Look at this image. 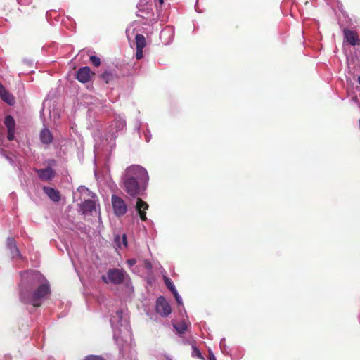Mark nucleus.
Returning a JSON list of instances; mask_svg holds the SVG:
<instances>
[{
    "label": "nucleus",
    "instance_id": "nucleus-15",
    "mask_svg": "<svg viewBox=\"0 0 360 360\" xmlns=\"http://www.w3.org/2000/svg\"><path fill=\"white\" fill-rule=\"evenodd\" d=\"M0 96L4 101L9 105L14 103L13 97L6 90L3 85H0Z\"/></svg>",
    "mask_w": 360,
    "mask_h": 360
},
{
    "label": "nucleus",
    "instance_id": "nucleus-5",
    "mask_svg": "<svg viewBox=\"0 0 360 360\" xmlns=\"http://www.w3.org/2000/svg\"><path fill=\"white\" fill-rule=\"evenodd\" d=\"M112 205L114 214L117 217L124 215L127 211V206L125 201L120 197L112 195L111 197Z\"/></svg>",
    "mask_w": 360,
    "mask_h": 360
},
{
    "label": "nucleus",
    "instance_id": "nucleus-32",
    "mask_svg": "<svg viewBox=\"0 0 360 360\" xmlns=\"http://www.w3.org/2000/svg\"><path fill=\"white\" fill-rule=\"evenodd\" d=\"M210 360H216L213 354H210Z\"/></svg>",
    "mask_w": 360,
    "mask_h": 360
},
{
    "label": "nucleus",
    "instance_id": "nucleus-26",
    "mask_svg": "<svg viewBox=\"0 0 360 360\" xmlns=\"http://www.w3.org/2000/svg\"><path fill=\"white\" fill-rule=\"evenodd\" d=\"M170 291L172 292V294L174 296V297H176L179 296L177 290L175 288V286L173 288V290H171Z\"/></svg>",
    "mask_w": 360,
    "mask_h": 360
},
{
    "label": "nucleus",
    "instance_id": "nucleus-7",
    "mask_svg": "<svg viewBox=\"0 0 360 360\" xmlns=\"http://www.w3.org/2000/svg\"><path fill=\"white\" fill-rule=\"evenodd\" d=\"M4 124L7 129V139L11 141L15 139L16 123L13 116L8 115L5 117Z\"/></svg>",
    "mask_w": 360,
    "mask_h": 360
},
{
    "label": "nucleus",
    "instance_id": "nucleus-12",
    "mask_svg": "<svg viewBox=\"0 0 360 360\" xmlns=\"http://www.w3.org/2000/svg\"><path fill=\"white\" fill-rule=\"evenodd\" d=\"M96 209V202L94 200L88 199L84 200L80 205V211L84 214H91V212Z\"/></svg>",
    "mask_w": 360,
    "mask_h": 360
},
{
    "label": "nucleus",
    "instance_id": "nucleus-22",
    "mask_svg": "<svg viewBox=\"0 0 360 360\" xmlns=\"http://www.w3.org/2000/svg\"><path fill=\"white\" fill-rule=\"evenodd\" d=\"M90 62L96 67H98L101 65V59L96 56H90Z\"/></svg>",
    "mask_w": 360,
    "mask_h": 360
},
{
    "label": "nucleus",
    "instance_id": "nucleus-27",
    "mask_svg": "<svg viewBox=\"0 0 360 360\" xmlns=\"http://www.w3.org/2000/svg\"><path fill=\"white\" fill-rule=\"evenodd\" d=\"M170 291L172 292V294L174 296V297H176L179 296L177 290L175 288V286L173 288V290H171Z\"/></svg>",
    "mask_w": 360,
    "mask_h": 360
},
{
    "label": "nucleus",
    "instance_id": "nucleus-19",
    "mask_svg": "<svg viewBox=\"0 0 360 360\" xmlns=\"http://www.w3.org/2000/svg\"><path fill=\"white\" fill-rule=\"evenodd\" d=\"M174 327L179 334L185 333L187 330V325L184 321L174 324Z\"/></svg>",
    "mask_w": 360,
    "mask_h": 360
},
{
    "label": "nucleus",
    "instance_id": "nucleus-21",
    "mask_svg": "<svg viewBox=\"0 0 360 360\" xmlns=\"http://www.w3.org/2000/svg\"><path fill=\"white\" fill-rule=\"evenodd\" d=\"M83 360H105L104 357L100 355L89 354L86 356Z\"/></svg>",
    "mask_w": 360,
    "mask_h": 360
},
{
    "label": "nucleus",
    "instance_id": "nucleus-11",
    "mask_svg": "<svg viewBox=\"0 0 360 360\" xmlns=\"http://www.w3.org/2000/svg\"><path fill=\"white\" fill-rule=\"evenodd\" d=\"M37 173L39 179L42 181H50L55 175L54 171L50 167L45 169H37Z\"/></svg>",
    "mask_w": 360,
    "mask_h": 360
},
{
    "label": "nucleus",
    "instance_id": "nucleus-33",
    "mask_svg": "<svg viewBox=\"0 0 360 360\" xmlns=\"http://www.w3.org/2000/svg\"><path fill=\"white\" fill-rule=\"evenodd\" d=\"M117 314L120 316H121V315H122V311H117Z\"/></svg>",
    "mask_w": 360,
    "mask_h": 360
},
{
    "label": "nucleus",
    "instance_id": "nucleus-2",
    "mask_svg": "<svg viewBox=\"0 0 360 360\" xmlns=\"http://www.w3.org/2000/svg\"><path fill=\"white\" fill-rule=\"evenodd\" d=\"M122 180L138 181L148 184L149 176L146 169L142 166L133 165L126 168Z\"/></svg>",
    "mask_w": 360,
    "mask_h": 360
},
{
    "label": "nucleus",
    "instance_id": "nucleus-10",
    "mask_svg": "<svg viewBox=\"0 0 360 360\" xmlns=\"http://www.w3.org/2000/svg\"><path fill=\"white\" fill-rule=\"evenodd\" d=\"M6 246L10 250V253L13 258L21 257V254L17 248L16 242L14 238L8 237L6 240Z\"/></svg>",
    "mask_w": 360,
    "mask_h": 360
},
{
    "label": "nucleus",
    "instance_id": "nucleus-20",
    "mask_svg": "<svg viewBox=\"0 0 360 360\" xmlns=\"http://www.w3.org/2000/svg\"><path fill=\"white\" fill-rule=\"evenodd\" d=\"M191 355L193 357H195V358H198L200 359H204V357L202 356L200 351L195 347V346H192V353H191Z\"/></svg>",
    "mask_w": 360,
    "mask_h": 360
},
{
    "label": "nucleus",
    "instance_id": "nucleus-28",
    "mask_svg": "<svg viewBox=\"0 0 360 360\" xmlns=\"http://www.w3.org/2000/svg\"><path fill=\"white\" fill-rule=\"evenodd\" d=\"M170 291L172 292V294L174 296V297H176L179 296L177 290L175 288V286L173 288V290H171Z\"/></svg>",
    "mask_w": 360,
    "mask_h": 360
},
{
    "label": "nucleus",
    "instance_id": "nucleus-31",
    "mask_svg": "<svg viewBox=\"0 0 360 360\" xmlns=\"http://www.w3.org/2000/svg\"><path fill=\"white\" fill-rule=\"evenodd\" d=\"M122 241H123V244L127 246V237L125 235H123L122 236Z\"/></svg>",
    "mask_w": 360,
    "mask_h": 360
},
{
    "label": "nucleus",
    "instance_id": "nucleus-34",
    "mask_svg": "<svg viewBox=\"0 0 360 360\" xmlns=\"http://www.w3.org/2000/svg\"><path fill=\"white\" fill-rule=\"evenodd\" d=\"M160 4H163V0H158Z\"/></svg>",
    "mask_w": 360,
    "mask_h": 360
},
{
    "label": "nucleus",
    "instance_id": "nucleus-3",
    "mask_svg": "<svg viewBox=\"0 0 360 360\" xmlns=\"http://www.w3.org/2000/svg\"><path fill=\"white\" fill-rule=\"evenodd\" d=\"M123 190L131 198L142 195L148 187L147 184L138 181L122 180Z\"/></svg>",
    "mask_w": 360,
    "mask_h": 360
},
{
    "label": "nucleus",
    "instance_id": "nucleus-9",
    "mask_svg": "<svg viewBox=\"0 0 360 360\" xmlns=\"http://www.w3.org/2000/svg\"><path fill=\"white\" fill-rule=\"evenodd\" d=\"M137 198L136 204V210L138 212V214L140 217V219L145 221L147 220L146 212V211L148 209V205L146 202L143 201L142 199L139 198Z\"/></svg>",
    "mask_w": 360,
    "mask_h": 360
},
{
    "label": "nucleus",
    "instance_id": "nucleus-23",
    "mask_svg": "<svg viewBox=\"0 0 360 360\" xmlns=\"http://www.w3.org/2000/svg\"><path fill=\"white\" fill-rule=\"evenodd\" d=\"M163 278H164L165 283L166 286L168 288V289L169 290H173L174 285L173 284L172 281L165 276L163 277Z\"/></svg>",
    "mask_w": 360,
    "mask_h": 360
},
{
    "label": "nucleus",
    "instance_id": "nucleus-25",
    "mask_svg": "<svg viewBox=\"0 0 360 360\" xmlns=\"http://www.w3.org/2000/svg\"><path fill=\"white\" fill-rule=\"evenodd\" d=\"M130 266L134 265L136 263V260L135 259H128L127 262Z\"/></svg>",
    "mask_w": 360,
    "mask_h": 360
},
{
    "label": "nucleus",
    "instance_id": "nucleus-30",
    "mask_svg": "<svg viewBox=\"0 0 360 360\" xmlns=\"http://www.w3.org/2000/svg\"><path fill=\"white\" fill-rule=\"evenodd\" d=\"M175 300H176V302L179 304H182V301H181V299L180 296H178V297H175Z\"/></svg>",
    "mask_w": 360,
    "mask_h": 360
},
{
    "label": "nucleus",
    "instance_id": "nucleus-6",
    "mask_svg": "<svg viewBox=\"0 0 360 360\" xmlns=\"http://www.w3.org/2000/svg\"><path fill=\"white\" fill-rule=\"evenodd\" d=\"M155 310L162 316H167L172 312L169 304L163 296H160L157 299Z\"/></svg>",
    "mask_w": 360,
    "mask_h": 360
},
{
    "label": "nucleus",
    "instance_id": "nucleus-16",
    "mask_svg": "<svg viewBox=\"0 0 360 360\" xmlns=\"http://www.w3.org/2000/svg\"><path fill=\"white\" fill-rule=\"evenodd\" d=\"M40 140L44 144H49L53 141V136L48 129H44L40 133Z\"/></svg>",
    "mask_w": 360,
    "mask_h": 360
},
{
    "label": "nucleus",
    "instance_id": "nucleus-1",
    "mask_svg": "<svg viewBox=\"0 0 360 360\" xmlns=\"http://www.w3.org/2000/svg\"><path fill=\"white\" fill-rule=\"evenodd\" d=\"M44 277L37 271H33L29 277L31 287L37 286V289L31 292L27 290L20 291V300L27 304H32L34 307H39L41 304L42 300L50 292V288L47 283H43Z\"/></svg>",
    "mask_w": 360,
    "mask_h": 360
},
{
    "label": "nucleus",
    "instance_id": "nucleus-8",
    "mask_svg": "<svg viewBox=\"0 0 360 360\" xmlns=\"http://www.w3.org/2000/svg\"><path fill=\"white\" fill-rule=\"evenodd\" d=\"M95 75V73L91 71L89 67L84 66L80 68L77 72V79L82 83H86L89 82L92 77Z\"/></svg>",
    "mask_w": 360,
    "mask_h": 360
},
{
    "label": "nucleus",
    "instance_id": "nucleus-17",
    "mask_svg": "<svg viewBox=\"0 0 360 360\" xmlns=\"http://www.w3.org/2000/svg\"><path fill=\"white\" fill-rule=\"evenodd\" d=\"M101 78L107 84L115 81L117 76L111 71H105L101 75Z\"/></svg>",
    "mask_w": 360,
    "mask_h": 360
},
{
    "label": "nucleus",
    "instance_id": "nucleus-14",
    "mask_svg": "<svg viewBox=\"0 0 360 360\" xmlns=\"http://www.w3.org/2000/svg\"><path fill=\"white\" fill-rule=\"evenodd\" d=\"M344 34L347 41L351 45H355L359 43L357 34L355 32L348 29H345Z\"/></svg>",
    "mask_w": 360,
    "mask_h": 360
},
{
    "label": "nucleus",
    "instance_id": "nucleus-13",
    "mask_svg": "<svg viewBox=\"0 0 360 360\" xmlns=\"http://www.w3.org/2000/svg\"><path fill=\"white\" fill-rule=\"evenodd\" d=\"M43 191L52 201L58 202L61 200V195L58 190L51 187L44 186Z\"/></svg>",
    "mask_w": 360,
    "mask_h": 360
},
{
    "label": "nucleus",
    "instance_id": "nucleus-24",
    "mask_svg": "<svg viewBox=\"0 0 360 360\" xmlns=\"http://www.w3.org/2000/svg\"><path fill=\"white\" fill-rule=\"evenodd\" d=\"M143 49H136V58L139 60L143 58Z\"/></svg>",
    "mask_w": 360,
    "mask_h": 360
},
{
    "label": "nucleus",
    "instance_id": "nucleus-4",
    "mask_svg": "<svg viewBox=\"0 0 360 360\" xmlns=\"http://www.w3.org/2000/svg\"><path fill=\"white\" fill-rule=\"evenodd\" d=\"M124 271L123 269H110L107 273V277L105 276H102V280L105 283H108L109 282L119 285L124 282Z\"/></svg>",
    "mask_w": 360,
    "mask_h": 360
},
{
    "label": "nucleus",
    "instance_id": "nucleus-29",
    "mask_svg": "<svg viewBox=\"0 0 360 360\" xmlns=\"http://www.w3.org/2000/svg\"><path fill=\"white\" fill-rule=\"evenodd\" d=\"M145 266L147 268V269H151L152 268V264L150 262H145Z\"/></svg>",
    "mask_w": 360,
    "mask_h": 360
},
{
    "label": "nucleus",
    "instance_id": "nucleus-18",
    "mask_svg": "<svg viewBox=\"0 0 360 360\" xmlns=\"http://www.w3.org/2000/svg\"><path fill=\"white\" fill-rule=\"evenodd\" d=\"M136 49H143L146 46V38L143 34H137L135 37Z\"/></svg>",
    "mask_w": 360,
    "mask_h": 360
}]
</instances>
